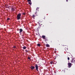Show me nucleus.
<instances>
[{"instance_id": "f257e3e1", "label": "nucleus", "mask_w": 75, "mask_h": 75, "mask_svg": "<svg viewBox=\"0 0 75 75\" xmlns=\"http://www.w3.org/2000/svg\"><path fill=\"white\" fill-rule=\"evenodd\" d=\"M42 37L43 40H45V41H48V38L47 37H46L45 36V35H42Z\"/></svg>"}, {"instance_id": "f03ea898", "label": "nucleus", "mask_w": 75, "mask_h": 75, "mask_svg": "<svg viewBox=\"0 0 75 75\" xmlns=\"http://www.w3.org/2000/svg\"><path fill=\"white\" fill-rule=\"evenodd\" d=\"M21 15L20 13H18L17 15V19H20L21 18Z\"/></svg>"}, {"instance_id": "7ed1b4c3", "label": "nucleus", "mask_w": 75, "mask_h": 75, "mask_svg": "<svg viewBox=\"0 0 75 75\" xmlns=\"http://www.w3.org/2000/svg\"><path fill=\"white\" fill-rule=\"evenodd\" d=\"M35 68L36 70L37 71H38V65H37V64H35Z\"/></svg>"}, {"instance_id": "20e7f679", "label": "nucleus", "mask_w": 75, "mask_h": 75, "mask_svg": "<svg viewBox=\"0 0 75 75\" xmlns=\"http://www.w3.org/2000/svg\"><path fill=\"white\" fill-rule=\"evenodd\" d=\"M68 68H71V67H72V64H71V63H68Z\"/></svg>"}, {"instance_id": "39448f33", "label": "nucleus", "mask_w": 75, "mask_h": 75, "mask_svg": "<svg viewBox=\"0 0 75 75\" xmlns=\"http://www.w3.org/2000/svg\"><path fill=\"white\" fill-rule=\"evenodd\" d=\"M74 62L75 63V60L74 59H72L71 61V64H72V63H74Z\"/></svg>"}, {"instance_id": "423d86ee", "label": "nucleus", "mask_w": 75, "mask_h": 75, "mask_svg": "<svg viewBox=\"0 0 75 75\" xmlns=\"http://www.w3.org/2000/svg\"><path fill=\"white\" fill-rule=\"evenodd\" d=\"M31 69L33 70L35 68V67L33 66H31L30 67Z\"/></svg>"}, {"instance_id": "0eeeda50", "label": "nucleus", "mask_w": 75, "mask_h": 75, "mask_svg": "<svg viewBox=\"0 0 75 75\" xmlns=\"http://www.w3.org/2000/svg\"><path fill=\"white\" fill-rule=\"evenodd\" d=\"M19 33L20 34H21V33H22V32H23V29H19Z\"/></svg>"}, {"instance_id": "6e6552de", "label": "nucleus", "mask_w": 75, "mask_h": 75, "mask_svg": "<svg viewBox=\"0 0 75 75\" xmlns=\"http://www.w3.org/2000/svg\"><path fill=\"white\" fill-rule=\"evenodd\" d=\"M46 46L47 47H50V45L48 44H46Z\"/></svg>"}, {"instance_id": "1a4fd4ad", "label": "nucleus", "mask_w": 75, "mask_h": 75, "mask_svg": "<svg viewBox=\"0 0 75 75\" xmlns=\"http://www.w3.org/2000/svg\"><path fill=\"white\" fill-rule=\"evenodd\" d=\"M14 8H11V11H14Z\"/></svg>"}, {"instance_id": "9d476101", "label": "nucleus", "mask_w": 75, "mask_h": 75, "mask_svg": "<svg viewBox=\"0 0 75 75\" xmlns=\"http://www.w3.org/2000/svg\"><path fill=\"white\" fill-rule=\"evenodd\" d=\"M41 22H42V20L40 19L39 21V23H41Z\"/></svg>"}, {"instance_id": "9b49d317", "label": "nucleus", "mask_w": 75, "mask_h": 75, "mask_svg": "<svg viewBox=\"0 0 75 75\" xmlns=\"http://www.w3.org/2000/svg\"><path fill=\"white\" fill-rule=\"evenodd\" d=\"M26 47L25 46H24L23 47V50H25L26 49Z\"/></svg>"}, {"instance_id": "f8f14e48", "label": "nucleus", "mask_w": 75, "mask_h": 75, "mask_svg": "<svg viewBox=\"0 0 75 75\" xmlns=\"http://www.w3.org/2000/svg\"><path fill=\"white\" fill-rule=\"evenodd\" d=\"M37 46H38V47H40V46H41V45H40V44H38L37 45Z\"/></svg>"}, {"instance_id": "ddd939ff", "label": "nucleus", "mask_w": 75, "mask_h": 75, "mask_svg": "<svg viewBox=\"0 0 75 75\" xmlns=\"http://www.w3.org/2000/svg\"><path fill=\"white\" fill-rule=\"evenodd\" d=\"M32 17H33V18H34V17H35V15H33L32 16Z\"/></svg>"}, {"instance_id": "4468645a", "label": "nucleus", "mask_w": 75, "mask_h": 75, "mask_svg": "<svg viewBox=\"0 0 75 75\" xmlns=\"http://www.w3.org/2000/svg\"><path fill=\"white\" fill-rule=\"evenodd\" d=\"M28 59H30V57L29 56H28Z\"/></svg>"}, {"instance_id": "2eb2a0df", "label": "nucleus", "mask_w": 75, "mask_h": 75, "mask_svg": "<svg viewBox=\"0 0 75 75\" xmlns=\"http://www.w3.org/2000/svg\"><path fill=\"white\" fill-rule=\"evenodd\" d=\"M27 1H28V2H31V0H27Z\"/></svg>"}, {"instance_id": "dca6fc26", "label": "nucleus", "mask_w": 75, "mask_h": 75, "mask_svg": "<svg viewBox=\"0 0 75 75\" xmlns=\"http://www.w3.org/2000/svg\"><path fill=\"white\" fill-rule=\"evenodd\" d=\"M28 4H30V5H31V4H32V3H31V2H28Z\"/></svg>"}, {"instance_id": "f3484780", "label": "nucleus", "mask_w": 75, "mask_h": 75, "mask_svg": "<svg viewBox=\"0 0 75 75\" xmlns=\"http://www.w3.org/2000/svg\"><path fill=\"white\" fill-rule=\"evenodd\" d=\"M39 8L37 7V8H36V10H39Z\"/></svg>"}, {"instance_id": "a211bd4d", "label": "nucleus", "mask_w": 75, "mask_h": 75, "mask_svg": "<svg viewBox=\"0 0 75 75\" xmlns=\"http://www.w3.org/2000/svg\"><path fill=\"white\" fill-rule=\"evenodd\" d=\"M25 51L26 52H28V51L27 50H25Z\"/></svg>"}, {"instance_id": "6ab92c4d", "label": "nucleus", "mask_w": 75, "mask_h": 75, "mask_svg": "<svg viewBox=\"0 0 75 75\" xmlns=\"http://www.w3.org/2000/svg\"><path fill=\"white\" fill-rule=\"evenodd\" d=\"M53 62H50V64H53Z\"/></svg>"}, {"instance_id": "aec40b11", "label": "nucleus", "mask_w": 75, "mask_h": 75, "mask_svg": "<svg viewBox=\"0 0 75 75\" xmlns=\"http://www.w3.org/2000/svg\"><path fill=\"white\" fill-rule=\"evenodd\" d=\"M23 15H25V13H23Z\"/></svg>"}, {"instance_id": "412c9836", "label": "nucleus", "mask_w": 75, "mask_h": 75, "mask_svg": "<svg viewBox=\"0 0 75 75\" xmlns=\"http://www.w3.org/2000/svg\"><path fill=\"white\" fill-rule=\"evenodd\" d=\"M25 33V32L24 31L23 32V34H24Z\"/></svg>"}, {"instance_id": "4be33fe9", "label": "nucleus", "mask_w": 75, "mask_h": 75, "mask_svg": "<svg viewBox=\"0 0 75 75\" xmlns=\"http://www.w3.org/2000/svg\"><path fill=\"white\" fill-rule=\"evenodd\" d=\"M68 60H69V57H68Z\"/></svg>"}, {"instance_id": "5701e85b", "label": "nucleus", "mask_w": 75, "mask_h": 75, "mask_svg": "<svg viewBox=\"0 0 75 75\" xmlns=\"http://www.w3.org/2000/svg\"><path fill=\"white\" fill-rule=\"evenodd\" d=\"M16 46H14L13 47V48H16Z\"/></svg>"}, {"instance_id": "b1692460", "label": "nucleus", "mask_w": 75, "mask_h": 75, "mask_svg": "<svg viewBox=\"0 0 75 75\" xmlns=\"http://www.w3.org/2000/svg\"><path fill=\"white\" fill-rule=\"evenodd\" d=\"M66 1H67V2H68V0H67Z\"/></svg>"}, {"instance_id": "393cba45", "label": "nucleus", "mask_w": 75, "mask_h": 75, "mask_svg": "<svg viewBox=\"0 0 75 75\" xmlns=\"http://www.w3.org/2000/svg\"><path fill=\"white\" fill-rule=\"evenodd\" d=\"M22 36H24V35H22Z\"/></svg>"}, {"instance_id": "a878e982", "label": "nucleus", "mask_w": 75, "mask_h": 75, "mask_svg": "<svg viewBox=\"0 0 75 75\" xmlns=\"http://www.w3.org/2000/svg\"><path fill=\"white\" fill-rule=\"evenodd\" d=\"M7 19H10V18H7Z\"/></svg>"}, {"instance_id": "bb28decb", "label": "nucleus", "mask_w": 75, "mask_h": 75, "mask_svg": "<svg viewBox=\"0 0 75 75\" xmlns=\"http://www.w3.org/2000/svg\"><path fill=\"white\" fill-rule=\"evenodd\" d=\"M9 19H7V20H9Z\"/></svg>"}, {"instance_id": "cd10ccee", "label": "nucleus", "mask_w": 75, "mask_h": 75, "mask_svg": "<svg viewBox=\"0 0 75 75\" xmlns=\"http://www.w3.org/2000/svg\"><path fill=\"white\" fill-rule=\"evenodd\" d=\"M41 25H42V24H41Z\"/></svg>"}, {"instance_id": "c85d7f7f", "label": "nucleus", "mask_w": 75, "mask_h": 75, "mask_svg": "<svg viewBox=\"0 0 75 75\" xmlns=\"http://www.w3.org/2000/svg\"><path fill=\"white\" fill-rule=\"evenodd\" d=\"M17 31H18V30Z\"/></svg>"}, {"instance_id": "c756f323", "label": "nucleus", "mask_w": 75, "mask_h": 75, "mask_svg": "<svg viewBox=\"0 0 75 75\" xmlns=\"http://www.w3.org/2000/svg\"><path fill=\"white\" fill-rule=\"evenodd\" d=\"M18 20H19V19H18Z\"/></svg>"}]
</instances>
